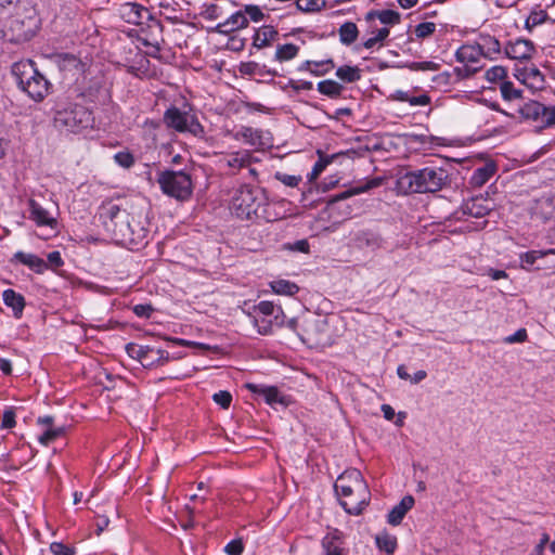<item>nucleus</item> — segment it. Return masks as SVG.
Masks as SVG:
<instances>
[{
	"instance_id": "49",
	"label": "nucleus",
	"mask_w": 555,
	"mask_h": 555,
	"mask_svg": "<svg viewBox=\"0 0 555 555\" xmlns=\"http://www.w3.org/2000/svg\"><path fill=\"white\" fill-rule=\"evenodd\" d=\"M436 30V24L424 22L415 26L414 34L418 39H425L431 36Z\"/></svg>"
},
{
	"instance_id": "61",
	"label": "nucleus",
	"mask_w": 555,
	"mask_h": 555,
	"mask_svg": "<svg viewBox=\"0 0 555 555\" xmlns=\"http://www.w3.org/2000/svg\"><path fill=\"white\" fill-rule=\"evenodd\" d=\"M528 338L527 331L525 328H519L516 331L513 335H509L504 338V341L506 344H516V343H524Z\"/></svg>"
},
{
	"instance_id": "14",
	"label": "nucleus",
	"mask_w": 555,
	"mask_h": 555,
	"mask_svg": "<svg viewBox=\"0 0 555 555\" xmlns=\"http://www.w3.org/2000/svg\"><path fill=\"white\" fill-rule=\"evenodd\" d=\"M532 216L542 221L555 218V197L542 196L532 206Z\"/></svg>"
},
{
	"instance_id": "47",
	"label": "nucleus",
	"mask_w": 555,
	"mask_h": 555,
	"mask_svg": "<svg viewBox=\"0 0 555 555\" xmlns=\"http://www.w3.org/2000/svg\"><path fill=\"white\" fill-rule=\"evenodd\" d=\"M296 5L302 12L320 11L324 5V0H297Z\"/></svg>"
},
{
	"instance_id": "55",
	"label": "nucleus",
	"mask_w": 555,
	"mask_h": 555,
	"mask_svg": "<svg viewBox=\"0 0 555 555\" xmlns=\"http://www.w3.org/2000/svg\"><path fill=\"white\" fill-rule=\"evenodd\" d=\"M482 66H473L469 64H463L461 67H455L454 73L460 79H465L474 76L481 69Z\"/></svg>"
},
{
	"instance_id": "28",
	"label": "nucleus",
	"mask_w": 555,
	"mask_h": 555,
	"mask_svg": "<svg viewBox=\"0 0 555 555\" xmlns=\"http://www.w3.org/2000/svg\"><path fill=\"white\" fill-rule=\"evenodd\" d=\"M49 81L43 75L35 78L23 91L35 101H41L48 93Z\"/></svg>"
},
{
	"instance_id": "45",
	"label": "nucleus",
	"mask_w": 555,
	"mask_h": 555,
	"mask_svg": "<svg viewBox=\"0 0 555 555\" xmlns=\"http://www.w3.org/2000/svg\"><path fill=\"white\" fill-rule=\"evenodd\" d=\"M59 64L62 69L70 70V69H80L82 67V63L78 57L74 54L63 53L59 55Z\"/></svg>"
},
{
	"instance_id": "50",
	"label": "nucleus",
	"mask_w": 555,
	"mask_h": 555,
	"mask_svg": "<svg viewBox=\"0 0 555 555\" xmlns=\"http://www.w3.org/2000/svg\"><path fill=\"white\" fill-rule=\"evenodd\" d=\"M274 178L278 181H280L281 183H283L284 185L289 186V188L298 186V184L302 180L301 176L287 175V173H283V172H280V171L274 173Z\"/></svg>"
},
{
	"instance_id": "60",
	"label": "nucleus",
	"mask_w": 555,
	"mask_h": 555,
	"mask_svg": "<svg viewBox=\"0 0 555 555\" xmlns=\"http://www.w3.org/2000/svg\"><path fill=\"white\" fill-rule=\"evenodd\" d=\"M224 551L228 555H241L244 551V545L242 540H232L230 541L225 547Z\"/></svg>"
},
{
	"instance_id": "10",
	"label": "nucleus",
	"mask_w": 555,
	"mask_h": 555,
	"mask_svg": "<svg viewBox=\"0 0 555 555\" xmlns=\"http://www.w3.org/2000/svg\"><path fill=\"white\" fill-rule=\"evenodd\" d=\"M11 72L21 90H24L35 78L40 75L31 60L15 62L12 65Z\"/></svg>"
},
{
	"instance_id": "56",
	"label": "nucleus",
	"mask_w": 555,
	"mask_h": 555,
	"mask_svg": "<svg viewBox=\"0 0 555 555\" xmlns=\"http://www.w3.org/2000/svg\"><path fill=\"white\" fill-rule=\"evenodd\" d=\"M547 17V13L545 11L531 12V14L526 20V27L528 29L541 25Z\"/></svg>"
},
{
	"instance_id": "29",
	"label": "nucleus",
	"mask_w": 555,
	"mask_h": 555,
	"mask_svg": "<svg viewBox=\"0 0 555 555\" xmlns=\"http://www.w3.org/2000/svg\"><path fill=\"white\" fill-rule=\"evenodd\" d=\"M235 139H242L251 146H263V132L251 127H242L236 133Z\"/></svg>"
},
{
	"instance_id": "63",
	"label": "nucleus",
	"mask_w": 555,
	"mask_h": 555,
	"mask_svg": "<svg viewBox=\"0 0 555 555\" xmlns=\"http://www.w3.org/2000/svg\"><path fill=\"white\" fill-rule=\"evenodd\" d=\"M430 102V96L424 93L417 96L409 95V100L406 103H409L411 106H426L429 105Z\"/></svg>"
},
{
	"instance_id": "51",
	"label": "nucleus",
	"mask_w": 555,
	"mask_h": 555,
	"mask_svg": "<svg viewBox=\"0 0 555 555\" xmlns=\"http://www.w3.org/2000/svg\"><path fill=\"white\" fill-rule=\"evenodd\" d=\"M115 162L122 168H131L134 165V157L129 151H120L114 155Z\"/></svg>"
},
{
	"instance_id": "27",
	"label": "nucleus",
	"mask_w": 555,
	"mask_h": 555,
	"mask_svg": "<svg viewBox=\"0 0 555 555\" xmlns=\"http://www.w3.org/2000/svg\"><path fill=\"white\" fill-rule=\"evenodd\" d=\"M544 112L545 105L537 101H529L519 108V113L522 118L541 124L543 122V118L545 116Z\"/></svg>"
},
{
	"instance_id": "26",
	"label": "nucleus",
	"mask_w": 555,
	"mask_h": 555,
	"mask_svg": "<svg viewBox=\"0 0 555 555\" xmlns=\"http://www.w3.org/2000/svg\"><path fill=\"white\" fill-rule=\"evenodd\" d=\"M227 167L233 169V173L242 168L249 167L253 156L248 151H237L227 155L222 160Z\"/></svg>"
},
{
	"instance_id": "19",
	"label": "nucleus",
	"mask_w": 555,
	"mask_h": 555,
	"mask_svg": "<svg viewBox=\"0 0 555 555\" xmlns=\"http://www.w3.org/2000/svg\"><path fill=\"white\" fill-rule=\"evenodd\" d=\"M11 261L20 262L38 274L43 273L48 269V263L42 258L35 254H28L21 250L13 255Z\"/></svg>"
},
{
	"instance_id": "1",
	"label": "nucleus",
	"mask_w": 555,
	"mask_h": 555,
	"mask_svg": "<svg viewBox=\"0 0 555 555\" xmlns=\"http://www.w3.org/2000/svg\"><path fill=\"white\" fill-rule=\"evenodd\" d=\"M106 234L117 245L140 249L146 244L149 222L143 207L131 198L107 199L99 209Z\"/></svg>"
},
{
	"instance_id": "3",
	"label": "nucleus",
	"mask_w": 555,
	"mask_h": 555,
	"mask_svg": "<svg viewBox=\"0 0 555 555\" xmlns=\"http://www.w3.org/2000/svg\"><path fill=\"white\" fill-rule=\"evenodd\" d=\"M448 172L443 168L425 167L402 175L398 184L406 193H435L447 183Z\"/></svg>"
},
{
	"instance_id": "11",
	"label": "nucleus",
	"mask_w": 555,
	"mask_h": 555,
	"mask_svg": "<svg viewBox=\"0 0 555 555\" xmlns=\"http://www.w3.org/2000/svg\"><path fill=\"white\" fill-rule=\"evenodd\" d=\"M246 387L256 395L262 396L264 401L270 404H280L287 406L289 404V398L280 392L275 386H267L261 384H247Z\"/></svg>"
},
{
	"instance_id": "16",
	"label": "nucleus",
	"mask_w": 555,
	"mask_h": 555,
	"mask_svg": "<svg viewBox=\"0 0 555 555\" xmlns=\"http://www.w3.org/2000/svg\"><path fill=\"white\" fill-rule=\"evenodd\" d=\"M481 55L476 42L462 44L455 52V59L462 64H469L473 66H481Z\"/></svg>"
},
{
	"instance_id": "24",
	"label": "nucleus",
	"mask_w": 555,
	"mask_h": 555,
	"mask_svg": "<svg viewBox=\"0 0 555 555\" xmlns=\"http://www.w3.org/2000/svg\"><path fill=\"white\" fill-rule=\"evenodd\" d=\"M414 503L415 501L412 495L403 496L402 500L388 513L387 521L392 526L400 525L405 514L413 507Z\"/></svg>"
},
{
	"instance_id": "64",
	"label": "nucleus",
	"mask_w": 555,
	"mask_h": 555,
	"mask_svg": "<svg viewBox=\"0 0 555 555\" xmlns=\"http://www.w3.org/2000/svg\"><path fill=\"white\" fill-rule=\"evenodd\" d=\"M545 116L543 118L542 127L547 128L555 125V106H545Z\"/></svg>"
},
{
	"instance_id": "9",
	"label": "nucleus",
	"mask_w": 555,
	"mask_h": 555,
	"mask_svg": "<svg viewBox=\"0 0 555 555\" xmlns=\"http://www.w3.org/2000/svg\"><path fill=\"white\" fill-rule=\"evenodd\" d=\"M264 17L266 15L259 5L244 4L225 21L217 24L214 31L221 35H230L231 33L246 28L249 22L259 23L263 21Z\"/></svg>"
},
{
	"instance_id": "46",
	"label": "nucleus",
	"mask_w": 555,
	"mask_h": 555,
	"mask_svg": "<svg viewBox=\"0 0 555 555\" xmlns=\"http://www.w3.org/2000/svg\"><path fill=\"white\" fill-rule=\"evenodd\" d=\"M63 434H64L63 427H59V428L49 427L39 436L38 441L43 446H48L52 441H54L55 439L61 437Z\"/></svg>"
},
{
	"instance_id": "42",
	"label": "nucleus",
	"mask_w": 555,
	"mask_h": 555,
	"mask_svg": "<svg viewBox=\"0 0 555 555\" xmlns=\"http://www.w3.org/2000/svg\"><path fill=\"white\" fill-rule=\"evenodd\" d=\"M555 254V249L542 250H530L520 255V263L522 268L532 266L538 259L548 255Z\"/></svg>"
},
{
	"instance_id": "23",
	"label": "nucleus",
	"mask_w": 555,
	"mask_h": 555,
	"mask_svg": "<svg viewBox=\"0 0 555 555\" xmlns=\"http://www.w3.org/2000/svg\"><path fill=\"white\" fill-rule=\"evenodd\" d=\"M279 33L271 25H264L258 28L253 36V47L257 49H263L270 47L275 40H278Z\"/></svg>"
},
{
	"instance_id": "35",
	"label": "nucleus",
	"mask_w": 555,
	"mask_h": 555,
	"mask_svg": "<svg viewBox=\"0 0 555 555\" xmlns=\"http://www.w3.org/2000/svg\"><path fill=\"white\" fill-rule=\"evenodd\" d=\"M339 40L345 46L352 44L359 35L358 26L353 22H346L338 29Z\"/></svg>"
},
{
	"instance_id": "21",
	"label": "nucleus",
	"mask_w": 555,
	"mask_h": 555,
	"mask_svg": "<svg viewBox=\"0 0 555 555\" xmlns=\"http://www.w3.org/2000/svg\"><path fill=\"white\" fill-rule=\"evenodd\" d=\"M365 22L379 21L384 27H391L400 23L401 15L393 10H371L364 16Z\"/></svg>"
},
{
	"instance_id": "48",
	"label": "nucleus",
	"mask_w": 555,
	"mask_h": 555,
	"mask_svg": "<svg viewBox=\"0 0 555 555\" xmlns=\"http://www.w3.org/2000/svg\"><path fill=\"white\" fill-rule=\"evenodd\" d=\"M410 70L413 72H426V70H438L440 65L438 63L431 62V61H424V62H411L405 65Z\"/></svg>"
},
{
	"instance_id": "44",
	"label": "nucleus",
	"mask_w": 555,
	"mask_h": 555,
	"mask_svg": "<svg viewBox=\"0 0 555 555\" xmlns=\"http://www.w3.org/2000/svg\"><path fill=\"white\" fill-rule=\"evenodd\" d=\"M147 354H149L151 364L143 365L144 367H155V366L164 365L170 359H175L173 357H170L168 351L163 350V349H155L154 352H149Z\"/></svg>"
},
{
	"instance_id": "2",
	"label": "nucleus",
	"mask_w": 555,
	"mask_h": 555,
	"mask_svg": "<svg viewBox=\"0 0 555 555\" xmlns=\"http://www.w3.org/2000/svg\"><path fill=\"white\" fill-rule=\"evenodd\" d=\"M267 206L268 197L263 189L244 184L234 192L230 210L241 220H275L276 217L270 214Z\"/></svg>"
},
{
	"instance_id": "41",
	"label": "nucleus",
	"mask_w": 555,
	"mask_h": 555,
	"mask_svg": "<svg viewBox=\"0 0 555 555\" xmlns=\"http://www.w3.org/2000/svg\"><path fill=\"white\" fill-rule=\"evenodd\" d=\"M501 95L505 101H513L522 96V90L516 89L512 81L503 80L500 85Z\"/></svg>"
},
{
	"instance_id": "38",
	"label": "nucleus",
	"mask_w": 555,
	"mask_h": 555,
	"mask_svg": "<svg viewBox=\"0 0 555 555\" xmlns=\"http://www.w3.org/2000/svg\"><path fill=\"white\" fill-rule=\"evenodd\" d=\"M375 540L378 548L387 554H392L397 548V538L388 532L377 534Z\"/></svg>"
},
{
	"instance_id": "43",
	"label": "nucleus",
	"mask_w": 555,
	"mask_h": 555,
	"mask_svg": "<svg viewBox=\"0 0 555 555\" xmlns=\"http://www.w3.org/2000/svg\"><path fill=\"white\" fill-rule=\"evenodd\" d=\"M356 241L358 243L359 247H378L379 246V238L374 233L370 231H360L357 236Z\"/></svg>"
},
{
	"instance_id": "6",
	"label": "nucleus",
	"mask_w": 555,
	"mask_h": 555,
	"mask_svg": "<svg viewBox=\"0 0 555 555\" xmlns=\"http://www.w3.org/2000/svg\"><path fill=\"white\" fill-rule=\"evenodd\" d=\"M53 120L55 128L73 133L92 128L94 122L92 112L77 103H66L57 108Z\"/></svg>"
},
{
	"instance_id": "8",
	"label": "nucleus",
	"mask_w": 555,
	"mask_h": 555,
	"mask_svg": "<svg viewBox=\"0 0 555 555\" xmlns=\"http://www.w3.org/2000/svg\"><path fill=\"white\" fill-rule=\"evenodd\" d=\"M164 124L167 128L180 133H189L195 138H205V129L194 114L182 112L176 106H170L164 113Z\"/></svg>"
},
{
	"instance_id": "32",
	"label": "nucleus",
	"mask_w": 555,
	"mask_h": 555,
	"mask_svg": "<svg viewBox=\"0 0 555 555\" xmlns=\"http://www.w3.org/2000/svg\"><path fill=\"white\" fill-rule=\"evenodd\" d=\"M126 351L130 358L138 360L142 365H149L151 362L147 353L154 352L155 348L129 343L126 346Z\"/></svg>"
},
{
	"instance_id": "20",
	"label": "nucleus",
	"mask_w": 555,
	"mask_h": 555,
	"mask_svg": "<svg viewBox=\"0 0 555 555\" xmlns=\"http://www.w3.org/2000/svg\"><path fill=\"white\" fill-rule=\"evenodd\" d=\"M475 42L483 57L493 60L494 55L501 53L500 41L489 34H480Z\"/></svg>"
},
{
	"instance_id": "52",
	"label": "nucleus",
	"mask_w": 555,
	"mask_h": 555,
	"mask_svg": "<svg viewBox=\"0 0 555 555\" xmlns=\"http://www.w3.org/2000/svg\"><path fill=\"white\" fill-rule=\"evenodd\" d=\"M254 310L262 317H270L274 314L275 310L282 312L280 307L275 308L273 302L267 300L260 301L257 306H255Z\"/></svg>"
},
{
	"instance_id": "53",
	"label": "nucleus",
	"mask_w": 555,
	"mask_h": 555,
	"mask_svg": "<svg viewBox=\"0 0 555 555\" xmlns=\"http://www.w3.org/2000/svg\"><path fill=\"white\" fill-rule=\"evenodd\" d=\"M507 73L503 66H493L486 72V79L490 82H498L506 77Z\"/></svg>"
},
{
	"instance_id": "36",
	"label": "nucleus",
	"mask_w": 555,
	"mask_h": 555,
	"mask_svg": "<svg viewBox=\"0 0 555 555\" xmlns=\"http://www.w3.org/2000/svg\"><path fill=\"white\" fill-rule=\"evenodd\" d=\"M272 291L278 295L294 296L299 292V286L288 280H274L270 283Z\"/></svg>"
},
{
	"instance_id": "18",
	"label": "nucleus",
	"mask_w": 555,
	"mask_h": 555,
	"mask_svg": "<svg viewBox=\"0 0 555 555\" xmlns=\"http://www.w3.org/2000/svg\"><path fill=\"white\" fill-rule=\"evenodd\" d=\"M366 24V34L371 35L363 42V47L367 50L373 49L376 44L383 43L390 34V29L388 27H378L376 21L365 22Z\"/></svg>"
},
{
	"instance_id": "33",
	"label": "nucleus",
	"mask_w": 555,
	"mask_h": 555,
	"mask_svg": "<svg viewBox=\"0 0 555 555\" xmlns=\"http://www.w3.org/2000/svg\"><path fill=\"white\" fill-rule=\"evenodd\" d=\"M463 211L472 217L482 218L491 211V208L485 205L483 199L472 198L463 205Z\"/></svg>"
},
{
	"instance_id": "34",
	"label": "nucleus",
	"mask_w": 555,
	"mask_h": 555,
	"mask_svg": "<svg viewBox=\"0 0 555 555\" xmlns=\"http://www.w3.org/2000/svg\"><path fill=\"white\" fill-rule=\"evenodd\" d=\"M380 183H382V180L378 179V178L371 179V180L366 181L365 183H363L361 185L348 189V190L337 194L335 196L334 201H341V199H346V198H348L350 196L364 193V192H366V191H369V190H371L373 188L379 186Z\"/></svg>"
},
{
	"instance_id": "4",
	"label": "nucleus",
	"mask_w": 555,
	"mask_h": 555,
	"mask_svg": "<svg viewBox=\"0 0 555 555\" xmlns=\"http://www.w3.org/2000/svg\"><path fill=\"white\" fill-rule=\"evenodd\" d=\"M16 9L17 12L10 18L4 36L12 42L27 41L38 29L37 11L29 1H16Z\"/></svg>"
},
{
	"instance_id": "31",
	"label": "nucleus",
	"mask_w": 555,
	"mask_h": 555,
	"mask_svg": "<svg viewBox=\"0 0 555 555\" xmlns=\"http://www.w3.org/2000/svg\"><path fill=\"white\" fill-rule=\"evenodd\" d=\"M495 170L496 167L493 163L486 164L473 172L469 183L475 188H480L492 178Z\"/></svg>"
},
{
	"instance_id": "5",
	"label": "nucleus",
	"mask_w": 555,
	"mask_h": 555,
	"mask_svg": "<svg viewBox=\"0 0 555 555\" xmlns=\"http://www.w3.org/2000/svg\"><path fill=\"white\" fill-rule=\"evenodd\" d=\"M334 489L336 494L341 498L340 505L350 515H360L367 505L366 498L360 500L352 498L356 490L366 492L362 475L357 469L340 475L334 485Z\"/></svg>"
},
{
	"instance_id": "30",
	"label": "nucleus",
	"mask_w": 555,
	"mask_h": 555,
	"mask_svg": "<svg viewBox=\"0 0 555 555\" xmlns=\"http://www.w3.org/2000/svg\"><path fill=\"white\" fill-rule=\"evenodd\" d=\"M335 64L332 59L324 61H306L304 62L298 69L300 72H310L314 76H323L327 74L332 68H334Z\"/></svg>"
},
{
	"instance_id": "13",
	"label": "nucleus",
	"mask_w": 555,
	"mask_h": 555,
	"mask_svg": "<svg viewBox=\"0 0 555 555\" xmlns=\"http://www.w3.org/2000/svg\"><path fill=\"white\" fill-rule=\"evenodd\" d=\"M533 43L527 39H517L514 42H508L505 47V54L513 60H528L533 52Z\"/></svg>"
},
{
	"instance_id": "58",
	"label": "nucleus",
	"mask_w": 555,
	"mask_h": 555,
	"mask_svg": "<svg viewBox=\"0 0 555 555\" xmlns=\"http://www.w3.org/2000/svg\"><path fill=\"white\" fill-rule=\"evenodd\" d=\"M50 551L53 555H75L74 548H72L61 542L51 543Z\"/></svg>"
},
{
	"instance_id": "37",
	"label": "nucleus",
	"mask_w": 555,
	"mask_h": 555,
	"mask_svg": "<svg viewBox=\"0 0 555 555\" xmlns=\"http://www.w3.org/2000/svg\"><path fill=\"white\" fill-rule=\"evenodd\" d=\"M318 91L330 98H339L344 91V87L335 80L327 79L318 83Z\"/></svg>"
},
{
	"instance_id": "25",
	"label": "nucleus",
	"mask_w": 555,
	"mask_h": 555,
	"mask_svg": "<svg viewBox=\"0 0 555 555\" xmlns=\"http://www.w3.org/2000/svg\"><path fill=\"white\" fill-rule=\"evenodd\" d=\"M2 298L5 306L12 309L14 318L21 319L26 306L24 296L14 289L8 288L3 292Z\"/></svg>"
},
{
	"instance_id": "39",
	"label": "nucleus",
	"mask_w": 555,
	"mask_h": 555,
	"mask_svg": "<svg viewBox=\"0 0 555 555\" xmlns=\"http://www.w3.org/2000/svg\"><path fill=\"white\" fill-rule=\"evenodd\" d=\"M299 47L293 43L279 44L275 51V60L279 62H285L293 60L297 56Z\"/></svg>"
},
{
	"instance_id": "17",
	"label": "nucleus",
	"mask_w": 555,
	"mask_h": 555,
	"mask_svg": "<svg viewBox=\"0 0 555 555\" xmlns=\"http://www.w3.org/2000/svg\"><path fill=\"white\" fill-rule=\"evenodd\" d=\"M121 16L129 24L141 25L150 16L146 8L141 4L127 2L121 7Z\"/></svg>"
},
{
	"instance_id": "7",
	"label": "nucleus",
	"mask_w": 555,
	"mask_h": 555,
	"mask_svg": "<svg viewBox=\"0 0 555 555\" xmlns=\"http://www.w3.org/2000/svg\"><path fill=\"white\" fill-rule=\"evenodd\" d=\"M157 183L164 194L177 201H188L193 193L191 175L184 170H163L158 172Z\"/></svg>"
},
{
	"instance_id": "62",
	"label": "nucleus",
	"mask_w": 555,
	"mask_h": 555,
	"mask_svg": "<svg viewBox=\"0 0 555 555\" xmlns=\"http://www.w3.org/2000/svg\"><path fill=\"white\" fill-rule=\"evenodd\" d=\"M48 269H57L64 264L61 253L57 250L48 254Z\"/></svg>"
},
{
	"instance_id": "57",
	"label": "nucleus",
	"mask_w": 555,
	"mask_h": 555,
	"mask_svg": "<svg viewBox=\"0 0 555 555\" xmlns=\"http://www.w3.org/2000/svg\"><path fill=\"white\" fill-rule=\"evenodd\" d=\"M214 401L222 409H228L232 401V396L229 391L220 390L212 396Z\"/></svg>"
},
{
	"instance_id": "12",
	"label": "nucleus",
	"mask_w": 555,
	"mask_h": 555,
	"mask_svg": "<svg viewBox=\"0 0 555 555\" xmlns=\"http://www.w3.org/2000/svg\"><path fill=\"white\" fill-rule=\"evenodd\" d=\"M29 219L38 227L55 229L57 220L34 198L28 199Z\"/></svg>"
},
{
	"instance_id": "22",
	"label": "nucleus",
	"mask_w": 555,
	"mask_h": 555,
	"mask_svg": "<svg viewBox=\"0 0 555 555\" xmlns=\"http://www.w3.org/2000/svg\"><path fill=\"white\" fill-rule=\"evenodd\" d=\"M515 76L530 89L541 90L544 87V76L537 67L524 68Z\"/></svg>"
},
{
	"instance_id": "40",
	"label": "nucleus",
	"mask_w": 555,
	"mask_h": 555,
	"mask_svg": "<svg viewBox=\"0 0 555 555\" xmlns=\"http://www.w3.org/2000/svg\"><path fill=\"white\" fill-rule=\"evenodd\" d=\"M336 76L345 82H356L361 78V72L356 66L344 65L337 68Z\"/></svg>"
},
{
	"instance_id": "59",
	"label": "nucleus",
	"mask_w": 555,
	"mask_h": 555,
	"mask_svg": "<svg viewBox=\"0 0 555 555\" xmlns=\"http://www.w3.org/2000/svg\"><path fill=\"white\" fill-rule=\"evenodd\" d=\"M15 411L12 408L4 410L2 415L1 427L5 429L13 428L15 426Z\"/></svg>"
},
{
	"instance_id": "54",
	"label": "nucleus",
	"mask_w": 555,
	"mask_h": 555,
	"mask_svg": "<svg viewBox=\"0 0 555 555\" xmlns=\"http://www.w3.org/2000/svg\"><path fill=\"white\" fill-rule=\"evenodd\" d=\"M266 318L267 317H253V324L257 328V332L261 335H267L272 330V322L270 320H267Z\"/></svg>"
},
{
	"instance_id": "15",
	"label": "nucleus",
	"mask_w": 555,
	"mask_h": 555,
	"mask_svg": "<svg viewBox=\"0 0 555 555\" xmlns=\"http://www.w3.org/2000/svg\"><path fill=\"white\" fill-rule=\"evenodd\" d=\"M324 555H345L343 532L338 529L330 531L321 541Z\"/></svg>"
}]
</instances>
